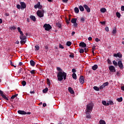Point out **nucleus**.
I'll use <instances>...</instances> for the list:
<instances>
[{"instance_id": "a19ab883", "label": "nucleus", "mask_w": 124, "mask_h": 124, "mask_svg": "<svg viewBox=\"0 0 124 124\" xmlns=\"http://www.w3.org/2000/svg\"><path fill=\"white\" fill-rule=\"evenodd\" d=\"M67 46H70L71 45V42H67L66 43Z\"/></svg>"}, {"instance_id": "09e8293b", "label": "nucleus", "mask_w": 124, "mask_h": 124, "mask_svg": "<svg viewBox=\"0 0 124 124\" xmlns=\"http://www.w3.org/2000/svg\"><path fill=\"white\" fill-rule=\"evenodd\" d=\"M105 31H109V27H106L105 28Z\"/></svg>"}, {"instance_id": "1a4fd4ad", "label": "nucleus", "mask_w": 124, "mask_h": 124, "mask_svg": "<svg viewBox=\"0 0 124 124\" xmlns=\"http://www.w3.org/2000/svg\"><path fill=\"white\" fill-rule=\"evenodd\" d=\"M0 94H1V96H2V97H3V98H4V99H5V100H8V98L6 97V96L4 94H3V92L0 90Z\"/></svg>"}, {"instance_id": "f257e3e1", "label": "nucleus", "mask_w": 124, "mask_h": 124, "mask_svg": "<svg viewBox=\"0 0 124 124\" xmlns=\"http://www.w3.org/2000/svg\"><path fill=\"white\" fill-rule=\"evenodd\" d=\"M58 81H62V80H65L66 79V73L64 72H59L57 75Z\"/></svg>"}, {"instance_id": "c9c22d12", "label": "nucleus", "mask_w": 124, "mask_h": 124, "mask_svg": "<svg viewBox=\"0 0 124 124\" xmlns=\"http://www.w3.org/2000/svg\"><path fill=\"white\" fill-rule=\"evenodd\" d=\"M57 26H58V28H59V29H62V24L61 23H57L56 24Z\"/></svg>"}, {"instance_id": "e2e57ef3", "label": "nucleus", "mask_w": 124, "mask_h": 124, "mask_svg": "<svg viewBox=\"0 0 124 124\" xmlns=\"http://www.w3.org/2000/svg\"><path fill=\"white\" fill-rule=\"evenodd\" d=\"M43 107H46V103H44V104H43Z\"/></svg>"}, {"instance_id": "cd10ccee", "label": "nucleus", "mask_w": 124, "mask_h": 124, "mask_svg": "<svg viewBox=\"0 0 124 124\" xmlns=\"http://www.w3.org/2000/svg\"><path fill=\"white\" fill-rule=\"evenodd\" d=\"M74 10L75 13H79V8L78 7H75Z\"/></svg>"}, {"instance_id": "0eeeda50", "label": "nucleus", "mask_w": 124, "mask_h": 124, "mask_svg": "<svg viewBox=\"0 0 124 124\" xmlns=\"http://www.w3.org/2000/svg\"><path fill=\"white\" fill-rule=\"evenodd\" d=\"M71 23H72V24H74V26L75 27H77V18H73L72 19V20H71Z\"/></svg>"}, {"instance_id": "6e6552de", "label": "nucleus", "mask_w": 124, "mask_h": 124, "mask_svg": "<svg viewBox=\"0 0 124 124\" xmlns=\"http://www.w3.org/2000/svg\"><path fill=\"white\" fill-rule=\"evenodd\" d=\"M117 65H118V66H119V67H120V69H124V65H123V63L122 62V61H118Z\"/></svg>"}, {"instance_id": "6e6d98bb", "label": "nucleus", "mask_w": 124, "mask_h": 124, "mask_svg": "<svg viewBox=\"0 0 124 124\" xmlns=\"http://www.w3.org/2000/svg\"><path fill=\"white\" fill-rule=\"evenodd\" d=\"M57 70H58V71H61V70H62V69H61L60 67H57Z\"/></svg>"}, {"instance_id": "680f3d73", "label": "nucleus", "mask_w": 124, "mask_h": 124, "mask_svg": "<svg viewBox=\"0 0 124 124\" xmlns=\"http://www.w3.org/2000/svg\"><path fill=\"white\" fill-rule=\"evenodd\" d=\"M100 23L102 25H105V22H104V21H101V22H100Z\"/></svg>"}, {"instance_id": "4d7b16f0", "label": "nucleus", "mask_w": 124, "mask_h": 124, "mask_svg": "<svg viewBox=\"0 0 124 124\" xmlns=\"http://www.w3.org/2000/svg\"><path fill=\"white\" fill-rule=\"evenodd\" d=\"M93 40V38H92V37H89L88 38V40H89V41H91V40Z\"/></svg>"}, {"instance_id": "5701e85b", "label": "nucleus", "mask_w": 124, "mask_h": 124, "mask_svg": "<svg viewBox=\"0 0 124 124\" xmlns=\"http://www.w3.org/2000/svg\"><path fill=\"white\" fill-rule=\"evenodd\" d=\"M100 11L101 13H105V12L107 11V10L105 9V8H102L100 9Z\"/></svg>"}, {"instance_id": "c85d7f7f", "label": "nucleus", "mask_w": 124, "mask_h": 124, "mask_svg": "<svg viewBox=\"0 0 124 124\" xmlns=\"http://www.w3.org/2000/svg\"><path fill=\"white\" fill-rule=\"evenodd\" d=\"M79 10H80L81 11H84V7H83L81 5L79 6L78 7Z\"/></svg>"}, {"instance_id": "37998d69", "label": "nucleus", "mask_w": 124, "mask_h": 124, "mask_svg": "<svg viewBox=\"0 0 124 124\" xmlns=\"http://www.w3.org/2000/svg\"><path fill=\"white\" fill-rule=\"evenodd\" d=\"M104 88H105V87L104 85L103 84L102 85H101V86H100V90H102V89H104Z\"/></svg>"}, {"instance_id": "603ef678", "label": "nucleus", "mask_w": 124, "mask_h": 124, "mask_svg": "<svg viewBox=\"0 0 124 124\" xmlns=\"http://www.w3.org/2000/svg\"><path fill=\"white\" fill-rule=\"evenodd\" d=\"M62 1L65 3H66L67 1H68V0H62Z\"/></svg>"}, {"instance_id": "e433bc0d", "label": "nucleus", "mask_w": 124, "mask_h": 124, "mask_svg": "<svg viewBox=\"0 0 124 124\" xmlns=\"http://www.w3.org/2000/svg\"><path fill=\"white\" fill-rule=\"evenodd\" d=\"M113 63L114 65H115V66H118V63L117 62H116V61H113Z\"/></svg>"}, {"instance_id": "58836bf2", "label": "nucleus", "mask_w": 124, "mask_h": 124, "mask_svg": "<svg viewBox=\"0 0 124 124\" xmlns=\"http://www.w3.org/2000/svg\"><path fill=\"white\" fill-rule=\"evenodd\" d=\"M22 86H26L27 82L25 81L24 80L22 82Z\"/></svg>"}, {"instance_id": "f704fd0d", "label": "nucleus", "mask_w": 124, "mask_h": 124, "mask_svg": "<svg viewBox=\"0 0 124 124\" xmlns=\"http://www.w3.org/2000/svg\"><path fill=\"white\" fill-rule=\"evenodd\" d=\"M116 16L118 17V18H121V14L119 12L116 13Z\"/></svg>"}, {"instance_id": "c03bdc74", "label": "nucleus", "mask_w": 124, "mask_h": 124, "mask_svg": "<svg viewBox=\"0 0 124 124\" xmlns=\"http://www.w3.org/2000/svg\"><path fill=\"white\" fill-rule=\"evenodd\" d=\"M79 53H80V54H83V53H84V50L82 48H81L79 50Z\"/></svg>"}, {"instance_id": "2f4dec72", "label": "nucleus", "mask_w": 124, "mask_h": 124, "mask_svg": "<svg viewBox=\"0 0 124 124\" xmlns=\"http://www.w3.org/2000/svg\"><path fill=\"white\" fill-rule=\"evenodd\" d=\"M46 82L48 86H50V85H51V82H50V79H49V78L46 79Z\"/></svg>"}, {"instance_id": "20e7f679", "label": "nucleus", "mask_w": 124, "mask_h": 124, "mask_svg": "<svg viewBox=\"0 0 124 124\" xmlns=\"http://www.w3.org/2000/svg\"><path fill=\"white\" fill-rule=\"evenodd\" d=\"M36 14L38 17H40V18H41L42 17L44 16V11L43 10H38Z\"/></svg>"}, {"instance_id": "aec40b11", "label": "nucleus", "mask_w": 124, "mask_h": 124, "mask_svg": "<svg viewBox=\"0 0 124 124\" xmlns=\"http://www.w3.org/2000/svg\"><path fill=\"white\" fill-rule=\"evenodd\" d=\"M30 19H31V20H32V21H33L34 22H35V21H36V18L33 16H30Z\"/></svg>"}, {"instance_id": "dca6fc26", "label": "nucleus", "mask_w": 124, "mask_h": 124, "mask_svg": "<svg viewBox=\"0 0 124 124\" xmlns=\"http://www.w3.org/2000/svg\"><path fill=\"white\" fill-rule=\"evenodd\" d=\"M91 113L92 112H88L87 113V112H85L87 119H92V115H91Z\"/></svg>"}, {"instance_id": "8fccbe9b", "label": "nucleus", "mask_w": 124, "mask_h": 124, "mask_svg": "<svg viewBox=\"0 0 124 124\" xmlns=\"http://www.w3.org/2000/svg\"><path fill=\"white\" fill-rule=\"evenodd\" d=\"M72 72H73V73H75V72H76V69H72Z\"/></svg>"}, {"instance_id": "774afa93", "label": "nucleus", "mask_w": 124, "mask_h": 124, "mask_svg": "<svg viewBox=\"0 0 124 124\" xmlns=\"http://www.w3.org/2000/svg\"><path fill=\"white\" fill-rule=\"evenodd\" d=\"M66 23H67V24H69V20H66Z\"/></svg>"}, {"instance_id": "a18cd8bd", "label": "nucleus", "mask_w": 124, "mask_h": 124, "mask_svg": "<svg viewBox=\"0 0 124 124\" xmlns=\"http://www.w3.org/2000/svg\"><path fill=\"white\" fill-rule=\"evenodd\" d=\"M31 74H35V71L34 70H33L32 71H31Z\"/></svg>"}, {"instance_id": "ddd939ff", "label": "nucleus", "mask_w": 124, "mask_h": 124, "mask_svg": "<svg viewBox=\"0 0 124 124\" xmlns=\"http://www.w3.org/2000/svg\"><path fill=\"white\" fill-rule=\"evenodd\" d=\"M109 69L110 71H111L112 72H116V69H115L114 66H110L109 67Z\"/></svg>"}, {"instance_id": "f03ea898", "label": "nucleus", "mask_w": 124, "mask_h": 124, "mask_svg": "<svg viewBox=\"0 0 124 124\" xmlns=\"http://www.w3.org/2000/svg\"><path fill=\"white\" fill-rule=\"evenodd\" d=\"M93 108V103H89L87 105L85 112H87V113H92Z\"/></svg>"}, {"instance_id": "bb28decb", "label": "nucleus", "mask_w": 124, "mask_h": 124, "mask_svg": "<svg viewBox=\"0 0 124 124\" xmlns=\"http://www.w3.org/2000/svg\"><path fill=\"white\" fill-rule=\"evenodd\" d=\"M72 77H73V79H75V80H76V79H77V76L76 75V74H75V73L73 74Z\"/></svg>"}, {"instance_id": "79ce46f5", "label": "nucleus", "mask_w": 124, "mask_h": 124, "mask_svg": "<svg viewBox=\"0 0 124 124\" xmlns=\"http://www.w3.org/2000/svg\"><path fill=\"white\" fill-rule=\"evenodd\" d=\"M16 8H17V9H21V5H20L19 4L17 5Z\"/></svg>"}, {"instance_id": "412c9836", "label": "nucleus", "mask_w": 124, "mask_h": 124, "mask_svg": "<svg viewBox=\"0 0 124 124\" xmlns=\"http://www.w3.org/2000/svg\"><path fill=\"white\" fill-rule=\"evenodd\" d=\"M98 67V66H97V64H95L94 65L93 67H92V69L93 70H96V69H97Z\"/></svg>"}, {"instance_id": "052dcab7", "label": "nucleus", "mask_w": 124, "mask_h": 124, "mask_svg": "<svg viewBox=\"0 0 124 124\" xmlns=\"http://www.w3.org/2000/svg\"><path fill=\"white\" fill-rule=\"evenodd\" d=\"M96 46H93V47H92V50H95V47H96Z\"/></svg>"}, {"instance_id": "39448f33", "label": "nucleus", "mask_w": 124, "mask_h": 124, "mask_svg": "<svg viewBox=\"0 0 124 124\" xmlns=\"http://www.w3.org/2000/svg\"><path fill=\"white\" fill-rule=\"evenodd\" d=\"M44 28H45V31H50V30L52 29V26L49 24H47V23H46L44 25Z\"/></svg>"}, {"instance_id": "5fc2aeb1", "label": "nucleus", "mask_w": 124, "mask_h": 124, "mask_svg": "<svg viewBox=\"0 0 124 124\" xmlns=\"http://www.w3.org/2000/svg\"><path fill=\"white\" fill-rule=\"evenodd\" d=\"M100 41L99 39H98L97 38H95V41H96V42H98V41Z\"/></svg>"}, {"instance_id": "b1692460", "label": "nucleus", "mask_w": 124, "mask_h": 124, "mask_svg": "<svg viewBox=\"0 0 124 124\" xmlns=\"http://www.w3.org/2000/svg\"><path fill=\"white\" fill-rule=\"evenodd\" d=\"M117 101L118 102H122L123 101V97H121L116 99Z\"/></svg>"}, {"instance_id": "4468645a", "label": "nucleus", "mask_w": 124, "mask_h": 124, "mask_svg": "<svg viewBox=\"0 0 124 124\" xmlns=\"http://www.w3.org/2000/svg\"><path fill=\"white\" fill-rule=\"evenodd\" d=\"M83 7H84L85 9L87 11V12H91V9L86 4H84L83 5Z\"/></svg>"}, {"instance_id": "a878e982", "label": "nucleus", "mask_w": 124, "mask_h": 124, "mask_svg": "<svg viewBox=\"0 0 124 124\" xmlns=\"http://www.w3.org/2000/svg\"><path fill=\"white\" fill-rule=\"evenodd\" d=\"M108 105H114V102L112 100L108 101Z\"/></svg>"}, {"instance_id": "49530a36", "label": "nucleus", "mask_w": 124, "mask_h": 124, "mask_svg": "<svg viewBox=\"0 0 124 124\" xmlns=\"http://www.w3.org/2000/svg\"><path fill=\"white\" fill-rule=\"evenodd\" d=\"M116 32H117V30L114 29V30H113V31H112V33H113V34H115V33H116Z\"/></svg>"}, {"instance_id": "338daca9", "label": "nucleus", "mask_w": 124, "mask_h": 124, "mask_svg": "<svg viewBox=\"0 0 124 124\" xmlns=\"http://www.w3.org/2000/svg\"><path fill=\"white\" fill-rule=\"evenodd\" d=\"M19 43H20V42H19V41H16V44H19Z\"/></svg>"}, {"instance_id": "72a5a7b5", "label": "nucleus", "mask_w": 124, "mask_h": 124, "mask_svg": "<svg viewBox=\"0 0 124 124\" xmlns=\"http://www.w3.org/2000/svg\"><path fill=\"white\" fill-rule=\"evenodd\" d=\"M103 85H104V86L105 87H106V86H108V85H109V82H105L103 83Z\"/></svg>"}, {"instance_id": "c756f323", "label": "nucleus", "mask_w": 124, "mask_h": 124, "mask_svg": "<svg viewBox=\"0 0 124 124\" xmlns=\"http://www.w3.org/2000/svg\"><path fill=\"white\" fill-rule=\"evenodd\" d=\"M93 89H94L95 90V91H97V92H98V91H99L100 88H99L97 86H94L93 87Z\"/></svg>"}, {"instance_id": "4be33fe9", "label": "nucleus", "mask_w": 124, "mask_h": 124, "mask_svg": "<svg viewBox=\"0 0 124 124\" xmlns=\"http://www.w3.org/2000/svg\"><path fill=\"white\" fill-rule=\"evenodd\" d=\"M30 64L31 66H34V65H35V62L33 60H31L30 61Z\"/></svg>"}, {"instance_id": "473e14b6", "label": "nucleus", "mask_w": 124, "mask_h": 124, "mask_svg": "<svg viewBox=\"0 0 124 124\" xmlns=\"http://www.w3.org/2000/svg\"><path fill=\"white\" fill-rule=\"evenodd\" d=\"M47 92H48L47 88H46V89H45L43 90V93H47Z\"/></svg>"}, {"instance_id": "7c9ffc66", "label": "nucleus", "mask_w": 124, "mask_h": 124, "mask_svg": "<svg viewBox=\"0 0 124 124\" xmlns=\"http://www.w3.org/2000/svg\"><path fill=\"white\" fill-rule=\"evenodd\" d=\"M17 30H18V31H19L20 34L23 33V31H21V28L18 27V28H17Z\"/></svg>"}, {"instance_id": "864d4df0", "label": "nucleus", "mask_w": 124, "mask_h": 124, "mask_svg": "<svg viewBox=\"0 0 124 124\" xmlns=\"http://www.w3.org/2000/svg\"><path fill=\"white\" fill-rule=\"evenodd\" d=\"M108 63H109V64L111 63V60L109 59H108Z\"/></svg>"}, {"instance_id": "0e129e2a", "label": "nucleus", "mask_w": 124, "mask_h": 124, "mask_svg": "<svg viewBox=\"0 0 124 124\" xmlns=\"http://www.w3.org/2000/svg\"><path fill=\"white\" fill-rule=\"evenodd\" d=\"M122 91H124V86L121 87Z\"/></svg>"}, {"instance_id": "f3484780", "label": "nucleus", "mask_w": 124, "mask_h": 124, "mask_svg": "<svg viewBox=\"0 0 124 124\" xmlns=\"http://www.w3.org/2000/svg\"><path fill=\"white\" fill-rule=\"evenodd\" d=\"M18 113L20 115H27V112L24 110H18Z\"/></svg>"}, {"instance_id": "f8f14e48", "label": "nucleus", "mask_w": 124, "mask_h": 124, "mask_svg": "<svg viewBox=\"0 0 124 124\" xmlns=\"http://www.w3.org/2000/svg\"><path fill=\"white\" fill-rule=\"evenodd\" d=\"M79 82L80 84H84L85 82V78L83 76H81L79 78Z\"/></svg>"}, {"instance_id": "bf43d9fd", "label": "nucleus", "mask_w": 124, "mask_h": 124, "mask_svg": "<svg viewBox=\"0 0 124 124\" xmlns=\"http://www.w3.org/2000/svg\"><path fill=\"white\" fill-rule=\"evenodd\" d=\"M11 30H16V28L15 27H12L11 28Z\"/></svg>"}, {"instance_id": "9d476101", "label": "nucleus", "mask_w": 124, "mask_h": 124, "mask_svg": "<svg viewBox=\"0 0 124 124\" xmlns=\"http://www.w3.org/2000/svg\"><path fill=\"white\" fill-rule=\"evenodd\" d=\"M20 3L21 6V9H25V8L27 7V5L26 4V3L24 2H20Z\"/></svg>"}, {"instance_id": "6ab92c4d", "label": "nucleus", "mask_w": 124, "mask_h": 124, "mask_svg": "<svg viewBox=\"0 0 124 124\" xmlns=\"http://www.w3.org/2000/svg\"><path fill=\"white\" fill-rule=\"evenodd\" d=\"M68 91H69V93H71V94H74V91H73V90H72V88L71 87L68 88Z\"/></svg>"}, {"instance_id": "a211bd4d", "label": "nucleus", "mask_w": 124, "mask_h": 124, "mask_svg": "<svg viewBox=\"0 0 124 124\" xmlns=\"http://www.w3.org/2000/svg\"><path fill=\"white\" fill-rule=\"evenodd\" d=\"M102 103L103 105H104L105 106H109V103H107L106 102V101H102Z\"/></svg>"}, {"instance_id": "393cba45", "label": "nucleus", "mask_w": 124, "mask_h": 124, "mask_svg": "<svg viewBox=\"0 0 124 124\" xmlns=\"http://www.w3.org/2000/svg\"><path fill=\"white\" fill-rule=\"evenodd\" d=\"M100 124H106V122H105V121L103 120H100L99 121Z\"/></svg>"}, {"instance_id": "9b49d317", "label": "nucleus", "mask_w": 124, "mask_h": 124, "mask_svg": "<svg viewBox=\"0 0 124 124\" xmlns=\"http://www.w3.org/2000/svg\"><path fill=\"white\" fill-rule=\"evenodd\" d=\"M114 57H115L116 58H117V57L118 58H122V57H123V55L122 54V53H121V52H118L117 54H114L113 55Z\"/></svg>"}, {"instance_id": "2eb2a0df", "label": "nucleus", "mask_w": 124, "mask_h": 124, "mask_svg": "<svg viewBox=\"0 0 124 124\" xmlns=\"http://www.w3.org/2000/svg\"><path fill=\"white\" fill-rule=\"evenodd\" d=\"M79 46L82 48H85V47H87V45L84 42H81L79 43Z\"/></svg>"}, {"instance_id": "13d9d810", "label": "nucleus", "mask_w": 124, "mask_h": 124, "mask_svg": "<svg viewBox=\"0 0 124 124\" xmlns=\"http://www.w3.org/2000/svg\"><path fill=\"white\" fill-rule=\"evenodd\" d=\"M121 10L122 11H124V6L121 7Z\"/></svg>"}, {"instance_id": "ea45409f", "label": "nucleus", "mask_w": 124, "mask_h": 124, "mask_svg": "<svg viewBox=\"0 0 124 124\" xmlns=\"http://www.w3.org/2000/svg\"><path fill=\"white\" fill-rule=\"evenodd\" d=\"M17 95H18V94L12 95L11 97L12 99H14V98H15Z\"/></svg>"}, {"instance_id": "de8ad7c7", "label": "nucleus", "mask_w": 124, "mask_h": 124, "mask_svg": "<svg viewBox=\"0 0 124 124\" xmlns=\"http://www.w3.org/2000/svg\"><path fill=\"white\" fill-rule=\"evenodd\" d=\"M80 21H81V22H82V23H84V22H85V18L82 17L80 19Z\"/></svg>"}, {"instance_id": "7ed1b4c3", "label": "nucleus", "mask_w": 124, "mask_h": 124, "mask_svg": "<svg viewBox=\"0 0 124 124\" xmlns=\"http://www.w3.org/2000/svg\"><path fill=\"white\" fill-rule=\"evenodd\" d=\"M19 38L21 40L20 41L21 44H25V43H26V36L24 35L23 33H22V34H20Z\"/></svg>"}, {"instance_id": "3c124183", "label": "nucleus", "mask_w": 124, "mask_h": 124, "mask_svg": "<svg viewBox=\"0 0 124 124\" xmlns=\"http://www.w3.org/2000/svg\"><path fill=\"white\" fill-rule=\"evenodd\" d=\"M59 47H60V48H61V49H63V46H62V45H61V44H60L59 45Z\"/></svg>"}, {"instance_id": "423d86ee", "label": "nucleus", "mask_w": 124, "mask_h": 124, "mask_svg": "<svg viewBox=\"0 0 124 124\" xmlns=\"http://www.w3.org/2000/svg\"><path fill=\"white\" fill-rule=\"evenodd\" d=\"M34 8H38L39 9H41L42 8V6L40 4V2H38L36 5L34 6Z\"/></svg>"}, {"instance_id": "4c0bfd02", "label": "nucleus", "mask_w": 124, "mask_h": 124, "mask_svg": "<svg viewBox=\"0 0 124 124\" xmlns=\"http://www.w3.org/2000/svg\"><path fill=\"white\" fill-rule=\"evenodd\" d=\"M35 48L36 51H38V50H39V46H35Z\"/></svg>"}, {"instance_id": "69168bd1", "label": "nucleus", "mask_w": 124, "mask_h": 124, "mask_svg": "<svg viewBox=\"0 0 124 124\" xmlns=\"http://www.w3.org/2000/svg\"><path fill=\"white\" fill-rule=\"evenodd\" d=\"M23 65V63L22 62H20L19 63V65H20L21 66V65Z\"/></svg>"}]
</instances>
